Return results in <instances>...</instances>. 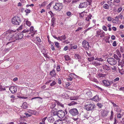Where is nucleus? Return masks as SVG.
Masks as SVG:
<instances>
[{"instance_id":"obj_57","label":"nucleus","mask_w":124,"mask_h":124,"mask_svg":"<svg viewBox=\"0 0 124 124\" xmlns=\"http://www.w3.org/2000/svg\"><path fill=\"white\" fill-rule=\"evenodd\" d=\"M55 18H54V17H53V18H52L51 20V22L54 23V22L55 20Z\"/></svg>"},{"instance_id":"obj_29","label":"nucleus","mask_w":124,"mask_h":124,"mask_svg":"<svg viewBox=\"0 0 124 124\" xmlns=\"http://www.w3.org/2000/svg\"><path fill=\"white\" fill-rule=\"evenodd\" d=\"M55 111L53 112V114H52V115H53L54 116L56 115H58V111L57 112V109H55Z\"/></svg>"},{"instance_id":"obj_36","label":"nucleus","mask_w":124,"mask_h":124,"mask_svg":"<svg viewBox=\"0 0 124 124\" xmlns=\"http://www.w3.org/2000/svg\"><path fill=\"white\" fill-rule=\"evenodd\" d=\"M56 83L55 81H52V83H50V85L51 86H52L55 85Z\"/></svg>"},{"instance_id":"obj_33","label":"nucleus","mask_w":124,"mask_h":124,"mask_svg":"<svg viewBox=\"0 0 124 124\" xmlns=\"http://www.w3.org/2000/svg\"><path fill=\"white\" fill-rule=\"evenodd\" d=\"M88 59L89 61L91 62L93 61L94 60V57H92L88 58Z\"/></svg>"},{"instance_id":"obj_18","label":"nucleus","mask_w":124,"mask_h":124,"mask_svg":"<svg viewBox=\"0 0 124 124\" xmlns=\"http://www.w3.org/2000/svg\"><path fill=\"white\" fill-rule=\"evenodd\" d=\"M86 94L89 97H90L93 96L92 93L90 91H89L88 92H87L86 93Z\"/></svg>"},{"instance_id":"obj_58","label":"nucleus","mask_w":124,"mask_h":124,"mask_svg":"<svg viewBox=\"0 0 124 124\" xmlns=\"http://www.w3.org/2000/svg\"><path fill=\"white\" fill-rule=\"evenodd\" d=\"M74 49H76L77 48V46L76 45H74L72 47Z\"/></svg>"},{"instance_id":"obj_44","label":"nucleus","mask_w":124,"mask_h":124,"mask_svg":"<svg viewBox=\"0 0 124 124\" xmlns=\"http://www.w3.org/2000/svg\"><path fill=\"white\" fill-rule=\"evenodd\" d=\"M91 19V18L90 16H88L86 17L85 20L87 21H89L90 19Z\"/></svg>"},{"instance_id":"obj_13","label":"nucleus","mask_w":124,"mask_h":124,"mask_svg":"<svg viewBox=\"0 0 124 124\" xmlns=\"http://www.w3.org/2000/svg\"><path fill=\"white\" fill-rule=\"evenodd\" d=\"M92 100L98 102L99 100V99L98 95H96L94 96L92 99Z\"/></svg>"},{"instance_id":"obj_62","label":"nucleus","mask_w":124,"mask_h":124,"mask_svg":"<svg viewBox=\"0 0 124 124\" xmlns=\"http://www.w3.org/2000/svg\"><path fill=\"white\" fill-rule=\"evenodd\" d=\"M66 14L68 16H69L70 15L71 13L70 12H67Z\"/></svg>"},{"instance_id":"obj_46","label":"nucleus","mask_w":124,"mask_h":124,"mask_svg":"<svg viewBox=\"0 0 124 124\" xmlns=\"http://www.w3.org/2000/svg\"><path fill=\"white\" fill-rule=\"evenodd\" d=\"M29 32V30H28L25 29L22 32L24 33H26V32Z\"/></svg>"},{"instance_id":"obj_17","label":"nucleus","mask_w":124,"mask_h":124,"mask_svg":"<svg viewBox=\"0 0 124 124\" xmlns=\"http://www.w3.org/2000/svg\"><path fill=\"white\" fill-rule=\"evenodd\" d=\"M66 38V37L65 35H63L61 36L58 37V39L59 40H65Z\"/></svg>"},{"instance_id":"obj_25","label":"nucleus","mask_w":124,"mask_h":124,"mask_svg":"<svg viewBox=\"0 0 124 124\" xmlns=\"http://www.w3.org/2000/svg\"><path fill=\"white\" fill-rule=\"evenodd\" d=\"M55 74V70H53L50 72V74L52 76H54Z\"/></svg>"},{"instance_id":"obj_34","label":"nucleus","mask_w":124,"mask_h":124,"mask_svg":"<svg viewBox=\"0 0 124 124\" xmlns=\"http://www.w3.org/2000/svg\"><path fill=\"white\" fill-rule=\"evenodd\" d=\"M26 25L28 26H30L31 24V22L28 21H26Z\"/></svg>"},{"instance_id":"obj_14","label":"nucleus","mask_w":124,"mask_h":124,"mask_svg":"<svg viewBox=\"0 0 124 124\" xmlns=\"http://www.w3.org/2000/svg\"><path fill=\"white\" fill-rule=\"evenodd\" d=\"M48 121L51 123H53L54 121V117L52 116H50L47 118Z\"/></svg>"},{"instance_id":"obj_47","label":"nucleus","mask_w":124,"mask_h":124,"mask_svg":"<svg viewBox=\"0 0 124 124\" xmlns=\"http://www.w3.org/2000/svg\"><path fill=\"white\" fill-rule=\"evenodd\" d=\"M103 29L105 31H107V27L105 26H103L102 27Z\"/></svg>"},{"instance_id":"obj_24","label":"nucleus","mask_w":124,"mask_h":124,"mask_svg":"<svg viewBox=\"0 0 124 124\" xmlns=\"http://www.w3.org/2000/svg\"><path fill=\"white\" fill-rule=\"evenodd\" d=\"M27 103L26 102H24L22 106V108L25 109L27 108Z\"/></svg>"},{"instance_id":"obj_30","label":"nucleus","mask_w":124,"mask_h":124,"mask_svg":"<svg viewBox=\"0 0 124 124\" xmlns=\"http://www.w3.org/2000/svg\"><path fill=\"white\" fill-rule=\"evenodd\" d=\"M4 35L6 36L8 35V37H11V34L9 33H8V32L4 33Z\"/></svg>"},{"instance_id":"obj_35","label":"nucleus","mask_w":124,"mask_h":124,"mask_svg":"<svg viewBox=\"0 0 124 124\" xmlns=\"http://www.w3.org/2000/svg\"><path fill=\"white\" fill-rule=\"evenodd\" d=\"M47 117H45L42 120V123H40V124H45V120L46 119Z\"/></svg>"},{"instance_id":"obj_11","label":"nucleus","mask_w":124,"mask_h":124,"mask_svg":"<svg viewBox=\"0 0 124 124\" xmlns=\"http://www.w3.org/2000/svg\"><path fill=\"white\" fill-rule=\"evenodd\" d=\"M102 82L104 85L106 86H109L111 84L113 83V82L112 81L109 82L108 81H106L105 80L103 81Z\"/></svg>"},{"instance_id":"obj_20","label":"nucleus","mask_w":124,"mask_h":124,"mask_svg":"<svg viewBox=\"0 0 124 124\" xmlns=\"http://www.w3.org/2000/svg\"><path fill=\"white\" fill-rule=\"evenodd\" d=\"M106 75L105 74H103L101 73H99L97 77L98 78H100L101 77H105Z\"/></svg>"},{"instance_id":"obj_56","label":"nucleus","mask_w":124,"mask_h":124,"mask_svg":"<svg viewBox=\"0 0 124 124\" xmlns=\"http://www.w3.org/2000/svg\"><path fill=\"white\" fill-rule=\"evenodd\" d=\"M98 106L100 108H101L102 106V105L100 103H98L97 104Z\"/></svg>"},{"instance_id":"obj_64","label":"nucleus","mask_w":124,"mask_h":124,"mask_svg":"<svg viewBox=\"0 0 124 124\" xmlns=\"http://www.w3.org/2000/svg\"><path fill=\"white\" fill-rule=\"evenodd\" d=\"M119 89L120 90H122L124 92V87L121 88Z\"/></svg>"},{"instance_id":"obj_23","label":"nucleus","mask_w":124,"mask_h":124,"mask_svg":"<svg viewBox=\"0 0 124 124\" xmlns=\"http://www.w3.org/2000/svg\"><path fill=\"white\" fill-rule=\"evenodd\" d=\"M102 68L104 70H108L109 67L106 65H104L102 66Z\"/></svg>"},{"instance_id":"obj_2","label":"nucleus","mask_w":124,"mask_h":124,"mask_svg":"<svg viewBox=\"0 0 124 124\" xmlns=\"http://www.w3.org/2000/svg\"><path fill=\"white\" fill-rule=\"evenodd\" d=\"M20 22V19L17 16H15L12 19V22L14 24L19 25Z\"/></svg>"},{"instance_id":"obj_54","label":"nucleus","mask_w":124,"mask_h":124,"mask_svg":"<svg viewBox=\"0 0 124 124\" xmlns=\"http://www.w3.org/2000/svg\"><path fill=\"white\" fill-rule=\"evenodd\" d=\"M68 47L67 46H65L64 48V50L65 51L67 50L68 49Z\"/></svg>"},{"instance_id":"obj_21","label":"nucleus","mask_w":124,"mask_h":124,"mask_svg":"<svg viewBox=\"0 0 124 124\" xmlns=\"http://www.w3.org/2000/svg\"><path fill=\"white\" fill-rule=\"evenodd\" d=\"M74 57L77 59H81L80 56L78 54H75Z\"/></svg>"},{"instance_id":"obj_12","label":"nucleus","mask_w":124,"mask_h":124,"mask_svg":"<svg viewBox=\"0 0 124 124\" xmlns=\"http://www.w3.org/2000/svg\"><path fill=\"white\" fill-rule=\"evenodd\" d=\"M23 36V35L22 33H19L17 35L16 38L18 39H20L22 38Z\"/></svg>"},{"instance_id":"obj_45","label":"nucleus","mask_w":124,"mask_h":124,"mask_svg":"<svg viewBox=\"0 0 124 124\" xmlns=\"http://www.w3.org/2000/svg\"><path fill=\"white\" fill-rule=\"evenodd\" d=\"M55 45L57 47H59V43L57 42H55Z\"/></svg>"},{"instance_id":"obj_32","label":"nucleus","mask_w":124,"mask_h":124,"mask_svg":"<svg viewBox=\"0 0 124 124\" xmlns=\"http://www.w3.org/2000/svg\"><path fill=\"white\" fill-rule=\"evenodd\" d=\"M77 104V103L74 101H72L71 103L69 104V105L71 106Z\"/></svg>"},{"instance_id":"obj_40","label":"nucleus","mask_w":124,"mask_h":124,"mask_svg":"<svg viewBox=\"0 0 124 124\" xmlns=\"http://www.w3.org/2000/svg\"><path fill=\"white\" fill-rule=\"evenodd\" d=\"M85 13L84 12H82L81 14H79V16L80 17L82 18L84 16V13Z\"/></svg>"},{"instance_id":"obj_43","label":"nucleus","mask_w":124,"mask_h":124,"mask_svg":"<svg viewBox=\"0 0 124 124\" xmlns=\"http://www.w3.org/2000/svg\"><path fill=\"white\" fill-rule=\"evenodd\" d=\"M56 105V103H54L51 106V108H54Z\"/></svg>"},{"instance_id":"obj_53","label":"nucleus","mask_w":124,"mask_h":124,"mask_svg":"<svg viewBox=\"0 0 124 124\" xmlns=\"http://www.w3.org/2000/svg\"><path fill=\"white\" fill-rule=\"evenodd\" d=\"M112 19V18L110 17H108V20L109 21H111Z\"/></svg>"},{"instance_id":"obj_41","label":"nucleus","mask_w":124,"mask_h":124,"mask_svg":"<svg viewBox=\"0 0 124 124\" xmlns=\"http://www.w3.org/2000/svg\"><path fill=\"white\" fill-rule=\"evenodd\" d=\"M87 3H88V5H90L91 3L92 2V0H87Z\"/></svg>"},{"instance_id":"obj_22","label":"nucleus","mask_w":124,"mask_h":124,"mask_svg":"<svg viewBox=\"0 0 124 124\" xmlns=\"http://www.w3.org/2000/svg\"><path fill=\"white\" fill-rule=\"evenodd\" d=\"M69 76L70 77H71L73 78H77L78 76L76 75L75 74L71 73L70 74Z\"/></svg>"},{"instance_id":"obj_19","label":"nucleus","mask_w":124,"mask_h":124,"mask_svg":"<svg viewBox=\"0 0 124 124\" xmlns=\"http://www.w3.org/2000/svg\"><path fill=\"white\" fill-rule=\"evenodd\" d=\"M54 124H62V121L60 119L55 121L54 123Z\"/></svg>"},{"instance_id":"obj_38","label":"nucleus","mask_w":124,"mask_h":124,"mask_svg":"<svg viewBox=\"0 0 124 124\" xmlns=\"http://www.w3.org/2000/svg\"><path fill=\"white\" fill-rule=\"evenodd\" d=\"M71 1V0H63L64 3L66 4V3H70Z\"/></svg>"},{"instance_id":"obj_31","label":"nucleus","mask_w":124,"mask_h":124,"mask_svg":"<svg viewBox=\"0 0 124 124\" xmlns=\"http://www.w3.org/2000/svg\"><path fill=\"white\" fill-rule=\"evenodd\" d=\"M103 8L106 9H108L109 8V6L107 4H105L103 6Z\"/></svg>"},{"instance_id":"obj_6","label":"nucleus","mask_w":124,"mask_h":124,"mask_svg":"<svg viewBox=\"0 0 124 124\" xmlns=\"http://www.w3.org/2000/svg\"><path fill=\"white\" fill-rule=\"evenodd\" d=\"M82 46L86 50L88 49L89 47V43L86 40H84L82 43Z\"/></svg>"},{"instance_id":"obj_55","label":"nucleus","mask_w":124,"mask_h":124,"mask_svg":"<svg viewBox=\"0 0 124 124\" xmlns=\"http://www.w3.org/2000/svg\"><path fill=\"white\" fill-rule=\"evenodd\" d=\"M113 46H116V41L113 42Z\"/></svg>"},{"instance_id":"obj_63","label":"nucleus","mask_w":124,"mask_h":124,"mask_svg":"<svg viewBox=\"0 0 124 124\" xmlns=\"http://www.w3.org/2000/svg\"><path fill=\"white\" fill-rule=\"evenodd\" d=\"M111 38L112 40H114L115 38V37L114 35H112L111 36Z\"/></svg>"},{"instance_id":"obj_8","label":"nucleus","mask_w":124,"mask_h":124,"mask_svg":"<svg viewBox=\"0 0 124 124\" xmlns=\"http://www.w3.org/2000/svg\"><path fill=\"white\" fill-rule=\"evenodd\" d=\"M97 35H95L96 37H98L99 35H100V37H102L104 36L105 32L100 30H99L96 31Z\"/></svg>"},{"instance_id":"obj_5","label":"nucleus","mask_w":124,"mask_h":124,"mask_svg":"<svg viewBox=\"0 0 124 124\" xmlns=\"http://www.w3.org/2000/svg\"><path fill=\"white\" fill-rule=\"evenodd\" d=\"M107 61L110 64L113 65H116L117 63L116 61L114 59L112 58H108Z\"/></svg>"},{"instance_id":"obj_52","label":"nucleus","mask_w":124,"mask_h":124,"mask_svg":"<svg viewBox=\"0 0 124 124\" xmlns=\"http://www.w3.org/2000/svg\"><path fill=\"white\" fill-rule=\"evenodd\" d=\"M25 115H26V116L27 117H28L29 116H31V115H29V114L28 113H25Z\"/></svg>"},{"instance_id":"obj_16","label":"nucleus","mask_w":124,"mask_h":124,"mask_svg":"<svg viewBox=\"0 0 124 124\" xmlns=\"http://www.w3.org/2000/svg\"><path fill=\"white\" fill-rule=\"evenodd\" d=\"M91 73L93 74H95L97 72V70L95 68H93L90 70Z\"/></svg>"},{"instance_id":"obj_51","label":"nucleus","mask_w":124,"mask_h":124,"mask_svg":"<svg viewBox=\"0 0 124 124\" xmlns=\"http://www.w3.org/2000/svg\"><path fill=\"white\" fill-rule=\"evenodd\" d=\"M25 12L26 13H29L30 12V10L29 9H27L25 10Z\"/></svg>"},{"instance_id":"obj_28","label":"nucleus","mask_w":124,"mask_h":124,"mask_svg":"<svg viewBox=\"0 0 124 124\" xmlns=\"http://www.w3.org/2000/svg\"><path fill=\"white\" fill-rule=\"evenodd\" d=\"M64 58L66 61H68L70 59V58L69 55H67L64 56Z\"/></svg>"},{"instance_id":"obj_48","label":"nucleus","mask_w":124,"mask_h":124,"mask_svg":"<svg viewBox=\"0 0 124 124\" xmlns=\"http://www.w3.org/2000/svg\"><path fill=\"white\" fill-rule=\"evenodd\" d=\"M122 8L121 7L119 8L118 9L117 12L118 13H119L122 10Z\"/></svg>"},{"instance_id":"obj_42","label":"nucleus","mask_w":124,"mask_h":124,"mask_svg":"<svg viewBox=\"0 0 124 124\" xmlns=\"http://www.w3.org/2000/svg\"><path fill=\"white\" fill-rule=\"evenodd\" d=\"M36 39L37 41L39 42H41V41L40 39V38L38 37H37L36 38Z\"/></svg>"},{"instance_id":"obj_49","label":"nucleus","mask_w":124,"mask_h":124,"mask_svg":"<svg viewBox=\"0 0 124 124\" xmlns=\"http://www.w3.org/2000/svg\"><path fill=\"white\" fill-rule=\"evenodd\" d=\"M119 78L118 77L116 78L114 80V81L115 82L118 81L119 80Z\"/></svg>"},{"instance_id":"obj_4","label":"nucleus","mask_w":124,"mask_h":124,"mask_svg":"<svg viewBox=\"0 0 124 124\" xmlns=\"http://www.w3.org/2000/svg\"><path fill=\"white\" fill-rule=\"evenodd\" d=\"M62 3H56L54 7V8L56 10H60L62 8Z\"/></svg>"},{"instance_id":"obj_59","label":"nucleus","mask_w":124,"mask_h":124,"mask_svg":"<svg viewBox=\"0 0 124 124\" xmlns=\"http://www.w3.org/2000/svg\"><path fill=\"white\" fill-rule=\"evenodd\" d=\"M56 70L57 71H59L60 70V66H57V67Z\"/></svg>"},{"instance_id":"obj_26","label":"nucleus","mask_w":124,"mask_h":124,"mask_svg":"<svg viewBox=\"0 0 124 124\" xmlns=\"http://www.w3.org/2000/svg\"><path fill=\"white\" fill-rule=\"evenodd\" d=\"M113 57L116 60H118L119 61H120V59L118 58L117 55L115 54H114Z\"/></svg>"},{"instance_id":"obj_37","label":"nucleus","mask_w":124,"mask_h":124,"mask_svg":"<svg viewBox=\"0 0 124 124\" xmlns=\"http://www.w3.org/2000/svg\"><path fill=\"white\" fill-rule=\"evenodd\" d=\"M34 30V27L33 26H31L30 28V29L29 30V31L30 32H33V33L34 31H33Z\"/></svg>"},{"instance_id":"obj_1","label":"nucleus","mask_w":124,"mask_h":124,"mask_svg":"<svg viewBox=\"0 0 124 124\" xmlns=\"http://www.w3.org/2000/svg\"><path fill=\"white\" fill-rule=\"evenodd\" d=\"M95 108V106L94 103L88 102L85 106V108L87 111L92 110L94 109Z\"/></svg>"},{"instance_id":"obj_7","label":"nucleus","mask_w":124,"mask_h":124,"mask_svg":"<svg viewBox=\"0 0 124 124\" xmlns=\"http://www.w3.org/2000/svg\"><path fill=\"white\" fill-rule=\"evenodd\" d=\"M65 115L64 112L62 110H59L58 111V116L60 118L63 117Z\"/></svg>"},{"instance_id":"obj_50","label":"nucleus","mask_w":124,"mask_h":124,"mask_svg":"<svg viewBox=\"0 0 124 124\" xmlns=\"http://www.w3.org/2000/svg\"><path fill=\"white\" fill-rule=\"evenodd\" d=\"M6 90L5 88H2V87L0 85V91H1L3 90Z\"/></svg>"},{"instance_id":"obj_10","label":"nucleus","mask_w":124,"mask_h":124,"mask_svg":"<svg viewBox=\"0 0 124 124\" xmlns=\"http://www.w3.org/2000/svg\"><path fill=\"white\" fill-rule=\"evenodd\" d=\"M9 89L11 92L13 93H15L17 90L16 87L13 86L10 87Z\"/></svg>"},{"instance_id":"obj_60","label":"nucleus","mask_w":124,"mask_h":124,"mask_svg":"<svg viewBox=\"0 0 124 124\" xmlns=\"http://www.w3.org/2000/svg\"><path fill=\"white\" fill-rule=\"evenodd\" d=\"M120 51L122 53H123L124 52V50L122 47H121L120 48Z\"/></svg>"},{"instance_id":"obj_27","label":"nucleus","mask_w":124,"mask_h":124,"mask_svg":"<svg viewBox=\"0 0 124 124\" xmlns=\"http://www.w3.org/2000/svg\"><path fill=\"white\" fill-rule=\"evenodd\" d=\"M70 100H76L78 98L75 96H73L70 97Z\"/></svg>"},{"instance_id":"obj_39","label":"nucleus","mask_w":124,"mask_h":124,"mask_svg":"<svg viewBox=\"0 0 124 124\" xmlns=\"http://www.w3.org/2000/svg\"><path fill=\"white\" fill-rule=\"evenodd\" d=\"M48 13L51 16V17H54V14L51 11H50Z\"/></svg>"},{"instance_id":"obj_9","label":"nucleus","mask_w":124,"mask_h":124,"mask_svg":"<svg viewBox=\"0 0 124 124\" xmlns=\"http://www.w3.org/2000/svg\"><path fill=\"white\" fill-rule=\"evenodd\" d=\"M88 5V3H87L86 2H85L82 3H80L79 6V8H86Z\"/></svg>"},{"instance_id":"obj_61","label":"nucleus","mask_w":124,"mask_h":124,"mask_svg":"<svg viewBox=\"0 0 124 124\" xmlns=\"http://www.w3.org/2000/svg\"><path fill=\"white\" fill-rule=\"evenodd\" d=\"M121 117V114L119 113L117 115V117L118 118H120Z\"/></svg>"},{"instance_id":"obj_3","label":"nucleus","mask_w":124,"mask_h":124,"mask_svg":"<svg viewBox=\"0 0 124 124\" xmlns=\"http://www.w3.org/2000/svg\"><path fill=\"white\" fill-rule=\"evenodd\" d=\"M69 113L73 116H77L78 114V112L77 109L76 108L70 109L69 111Z\"/></svg>"},{"instance_id":"obj_15","label":"nucleus","mask_w":124,"mask_h":124,"mask_svg":"<svg viewBox=\"0 0 124 124\" xmlns=\"http://www.w3.org/2000/svg\"><path fill=\"white\" fill-rule=\"evenodd\" d=\"M70 117L68 116H66L65 118L63 119V120L67 122H68L70 120Z\"/></svg>"}]
</instances>
